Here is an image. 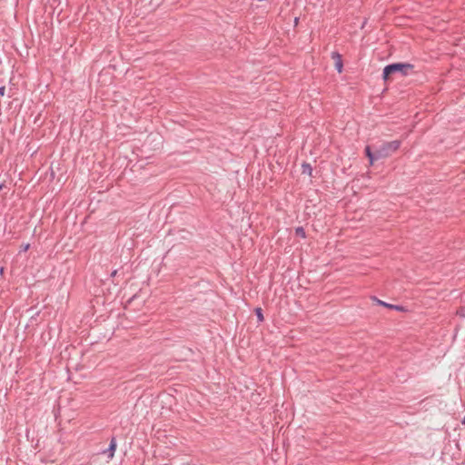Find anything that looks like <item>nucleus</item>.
<instances>
[{"label":"nucleus","mask_w":465,"mask_h":465,"mask_svg":"<svg viewBox=\"0 0 465 465\" xmlns=\"http://www.w3.org/2000/svg\"><path fill=\"white\" fill-rule=\"evenodd\" d=\"M414 73V65L409 63H393L388 64L383 69V79L388 80L391 75L400 76L410 75Z\"/></svg>","instance_id":"obj_1"},{"label":"nucleus","mask_w":465,"mask_h":465,"mask_svg":"<svg viewBox=\"0 0 465 465\" xmlns=\"http://www.w3.org/2000/svg\"><path fill=\"white\" fill-rule=\"evenodd\" d=\"M331 56V59L334 61L335 69L338 71V73H341L342 68H343V62H342L341 54L338 52H332Z\"/></svg>","instance_id":"obj_2"},{"label":"nucleus","mask_w":465,"mask_h":465,"mask_svg":"<svg viewBox=\"0 0 465 465\" xmlns=\"http://www.w3.org/2000/svg\"><path fill=\"white\" fill-rule=\"evenodd\" d=\"M115 449H116V444L114 442H111L109 450H108V458L109 459H113L114 458V452H115Z\"/></svg>","instance_id":"obj_3"},{"label":"nucleus","mask_w":465,"mask_h":465,"mask_svg":"<svg viewBox=\"0 0 465 465\" xmlns=\"http://www.w3.org/2000/svg\"><path fill=\"white\" fill-rule=\"evenodd\" d=\"M255 314L257 316V319L260 322H263L264 321V317H263V314H262V311L261 308H256L255 309Z\"/></svg>","instance_id":"obj_4"},{"label":"nucleus","mask_w":465,"mask_h":465,"mask_svg":"<svg viewBox=\"0 0 465 465\" xmlns=\"http://www.w3.org/2000/svg\"><path fill=\"white\" fill-rule=\"evenodd\" d=\"M296 232L298 234H300L301 236L305 237V232H304V230L302 228H297L296 229Z\"/></svg>","instance_id":"obj_5"},{"label":"nucleus","mask_w":465,"mask_h":465,"mask_svg":"<svg viewBox=\"0 0 465 465\" xmlns=\"http://www.w3.org/2000/svg\"><path fill=\"white\" fill-rule=\"evenodd\" d=\"M367 155L369 156V158H370V160H371V163H372V162H373V157H372V155H371V151H370V149H369V148L367 149Z\"/></svg>","instance_id":"obj_6"},{"label":"nucleus","mask_w":465,"mask_h":465,"mask_svg":"<svg viewBox=\"0 0 465 465\" xmlns=\"http://www.w3.org/2000/svg\"><path fill=\"white\" fill-rule=\"evenodd\" d=\"M302 168L304 172L306 171V169H309V173H311L312 169L309 164H303Z\"/></svg>","instance_id":"obj_7"},{"label":"nucleus","mask_w":465,"mask_h":465,"mask_svg":"<svg viewBox=\"0 0 465 465\" xmlns=\"http://www.w3.org/2000/svg\"><path fill=\"white\" fill-rule=\"evenodd\" d=\"M0 95H5V89L0 88Z\"/></svg>","instance_id":"obj_8"},{"label":"nucleus","mask_w":465,"mask_h":465,"mask_svg":"<svg viewBox=\"0 0 465 465\" xmlns=\"http://www.w3.org/2000/svg\"><path fill=\"white\" fill-rule=\"evenodd\" d=\"M462 423L465 424V417L463 418Z\"/></svg>","instance_id":"obj_9"},{"label":"nucleus","mask_w":465,"mask_h":465,"mask_svg":"<svg viewBox=\"0 0 465 465\" xmlns=\"http://www.w3.org/2000/svg\"><path fill=\"white\" fill-rule=\"evenodd\" d=\"M2 189V185H0V190Z\"/></svg>","instance_id":"obj_10"}]
</instances>
